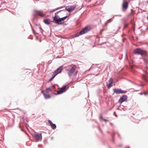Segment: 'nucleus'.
<instances>
[{
	"label": "nucleus",
	"mask_w": 148,
	"mask_h": 148,
	"mask_svg": "<svg viewBox=\"0 0 148 148\" xmlns=\"http://www.w3.org/2000/svg\"><path fill=\"white\" fill-rule=\"evenodd\" d=\"M63 69V67L62 66H60L53 72V74H55L56 75H57L58 74L60 73Z\"/></svg>",
	"instance_id": "obj_7"
},
{
	"label": "nucleus",
	"mask_w": 148,
	"mask_h": 148,
	"mask_svg": "<svg viewBox=\"0 0 148 148\" xmlns=\"http://www.w3.org/2000/svg\"><path fill=\"white\" fill-rule=\"evenodd\" d=\"M128 3L126 0H124L122 5V8L123 9L126 10L128 7Z\"/></svg>",
	"instance_id": "obj_8"
},
{
	"label": "nucleus",
	"mask_w": 148,
	"mask_h": 148,
	"mask_svg": "<svg viewBox=\"0 0 148 148\" xmlns=\"http://www.w3.org/2000/svg\"><path fill=\"white\" fill-rule=\"evenodd\" d=\"M66 89V86H64L61 88L60 89L57 91V94H59L65 92Z\"/></svg>",
	"instance_id": "obj_10"
},
{
	"label": "nucleus",
	"mask_w": 148,
	"mask_h": 148,
	"mask_svg": "<svg viewBox=\"0 0 148 148\" xmlns=\"http://www.w3.org/2000/svg\"><path fill=\"white\" fill-rule=\"evenodd\" d=\"M135 54L140 55L141 56H146L147 55V52L140 48H138L134 51Z\"/></svg>",
	"instance_id": "obj_2"
},
{
	"label": "nucleus",
	"mask_w": 148,
	"mask_h": 148,
	"mask_svg": "<svg viewBox=\"0 0 148 148\" xmlns=\"http://www.w3.org/2000/svg\"><path fill=\"white\" fill-rule=\"evenodd\" d=\"M48 90H50V91H51V88H47L46 90V91L47 92H48Z\"/></svg>",
	"instance_id": "obj_21"
},
{
	"label": "nucleus",
	"mask_w": 148,
	"mask_h": 148,
	"mask_svg": "<svg viewBox=\"0 0 148 148\" xmlns=\"http://www.w3.org/2000/svg\"><path fill=\"white\" fill-rule=\"evenodd\" d=\"M127 99V96L125 95H124L121 97L119 100V102L121 103L125 101Z\"/></svg>",
	"instance_id": "obj_9"
},
{
	"label": "nucleus",
	"mask_w": 148,
	"mask_h": 148,
	"mask_svg": "<svg viewBox=\"0 0 148 148\" xmlns=\"http://www.w3.org/2000/svg\"><path fill=\"white\" fill-rule=\"evenodd\" d=\"M70 66L71 67V69H66V70L68 71V74L69 76L71 77L74 73L77 66L76 65L73 64H71Z\"/></svg>",
	"instance_id": "obj_1"
},
{
	"label": "nucleus",
	"mask_w": 148,
	"mask_h": 148,
	"mask_svg": "<svg viewBox=\"0 0 148 148\" xmlns=\"http://www.w3.org/2000/svg\"><path fill=\"white\" fill-rule=\"evenodd\" d=\"M76 7V5H75L68 6L66 8V10L69 12H70L74 10Z\"/></svg>",
	"instance_id": "obj_6"
},
{
	"label": "nucleus",
	"mask_w": 148,
	"mask_h": 148,
	"mask_svg": "<svg viewBox=\"0 0 148 148\" xmlns=\"http://www.w3.org/2000/svg\"><path fill=\"white\" fill-rule=\"evenodd\" d=\"M100 117V118L101 119H102V120H103V117H102V116H101Z\"/></svg>",
	"instance_id": "obj_25"
},
{
	"label": "nucleus",
	"mask_w": 148,
	"mask_h": 148,
	"mask_svg": "<svg viewBox=\"0 0 148 148\" xmlns=\"http://www.w3.org/2000/svg\"><path fill=\"white\" fill-rule=\"evenodd\" d=\"M103 120L104 121L106 122H109V120H108L105 119H103Z\"/></svg>",
	"instance_id": "obj_23"
},
{
	"label": "nucleus",
	"mask_w": 148,
	"mask_h": 148,
	"mask_svg": "<svg viewBox=\"0 0 148 148\" xmlns=\"http://www.w3.org/2000/svg\"><path fill=\"white\" fill-rule=\"evenodd\" d=\"M103 30H104V29H103L101 30V32H100V34H102V31H103Z\"/></svg>",
	"instance_id": "obj_24"
},
{
	"label": "nucleus",
	"mask_w": 148,
	"mask_h": 148,
	"mask_svg": "<svg viewBox=\"0 0 148 148\" xmlns=\"http://www.w3.org/2000/svg\"><path fill=\"white\" fill-rule=\"evenodd\" d=\"M68 16H65L64 17L62 18H60L59 19V23L60 22H61L62 21H64L65 19L66 18H67Z\"/></svg>",
	"instance_id": "obj_15"
},
{
	"label": "nucleus",
	"mask_w": 148,
	"mask_h": 148,
	"mask_svg": "<svg viewBox=\"0 0 148 148\" xmlns=\"http://www.w3.org/2000/svg\"><path fill=\"white\" fill-rule=\"evenodd\" d=\"M128 24L125 23L124 24V28H126V27H127L128 26Z\"/></svg>",
	"instance_id": "obj_22"
},
{
	"label": "nucleus",
	"mask_w": 148,
	"mask_h": 148,
	"mask_svg": "<svg viewBox=\"0 0 148 148\" xmlns=\"http://www.w3.org/2000/svg\"><path fill=\"white\" fill-rule=\"evenodd\" d=\"M53 138V137H51V139H52Z\"/></svg>",
	"instance_id": "obj_27"
},
{
	"label": "nucleus",
	"mask_w": 148,
	"mask_h": 148,
	"mask_svg": "<svg viewBox=\"0 0 148 148\" xmlns=\"http://www.w3.org/2000/svg\"><path fill=\"white\" fill-rule=\"evenodd\" d=\"M48 121L51 127L53 130L55 129L56 127V125L53 124L50 120H49Z\"/></svg>",
	"instance_id": "obj_11"
},
{
	"label": "nucleus",
	"mask_w": 148,
	"mask_h": 148,
	"mask_svg": "<svg viewBox=\"0 0 148 148\" xmlns=\"http://www.w3.org/2000/svg\"><path fill=\"white\" fill-rule=\"evenodd\" d=\"M36 14L42 17L44 16L45 15L43 12L40 11H36Z\"/></svg>",
	"instance_id": "obj_12"
},
{
	"label": "nucleus",
	"mask_w": 148,
	"mask_h": 148,
	"mask_svg": "<svg viewBox=\"0 0 148 148\" xmlns=\"http://www.w3.org/2000/svg\"><path fill=\"white\" fill-rule=\"evenodd\" d=\"M142 78L145 81L147 82L148 78L145 75H143Z\"/></svg>",
	"instance_id": "obj_17"
},
{
	"label": "nucleus",
	"mask_w": 148,
	"mask_h": 148,
	"mask_svg": "<svg viewBox=\"0 0 148 148\" xmlns=\"http://www.w3.org/2000/svg\"><path fill=\"white\" fill-rule=\"evenodd\" d=\"M33 136L35 138L37 141H41L42 139V136L41 133L39 134L35 132L33 134Z\"/></svg>",
	"instance_id": "obj_4"
},
{
	"label": "nucleus",
	"mask_w": 148,
	"mask_h": 148,
	"mask_svg": "<svg viewBox=\"0 0 148 148\" xmlns=\"http://www.w3.org/2000/svg\"><path fill=\"white\" fill-rule=\"evenodd\" d=\"M120 28V27H119V29Z\"/></svg>",
	"instance_id": "obj_29"
},
{
	"label": "nucleus",
	"mask_w": 148,
	"mask_h": 148,
	"mask_svg": "<svg viewBox=\"0 0 148 148\" xmlns=\"http://www.w3.org/2000/svg\"><path fill=\"white\" fill-rule=\"evenodd\" d=\"M112 84L109 83V84H108L107 85V86L108 88H111L112 86Z\"/></svg>",
	"instance_id": "obj_18"
},
{
	"label": "nucleus",
	"mask_w": 148,
	"mask_h": 148,
	"mask_svg": "<svg viewBox=\"0 0 148 148\" xmlns=\"http://www.w3.org/2000/svg\"><path fill=\"white\" fill-rule=\"evenodd\" d=\"M113 79L112 78H110L109 82V83H111L112 84L113 83Z\"/></svg>",
	"instance_id": "obj_20"
},
{
	"label": "nucleus",
	"mask_w": 148,
	"mask_h": 148,
	"mask_svg": "<svg viewBox=\"0 0 148 148\" xmlns=\"http://www.w3.org/2000/svg\"><path fill=\"white\" fill-rule=\"evenodd\" d=\"M113 90L114 92V93H115L116 94L125 93L127 92V91H124L121 89L118 88L113 89Z\"/></svg>",
	"instance_id": "obj_5"
},
{
	"label": "nucleus",
	"mask_w": 148,
	"mask_h": 148,
	"mask_svg": "<svg viewBox=\"0 0 148 148\" xmlns=\"http://www.w3.org/2000/svg\"><path fill=\"white\" fill-rule=\"evenodd\" d=\"M42 92L45 99H47L50 98L51 96L49 95L45 94L44 93V91H42Z\"/></svg>",
	"instance_id": "obj_14"
},
{
	"label": "nucleus",
	"mask_w": 148,
	"mask_h": 148,
	"mask_svg": "<svg viewBox=\"0 0 148 148\" xmlns=\"http://www.w3.org/2000/svg\"><path fill=\"white\" fill-rule=\"evenodd\" d=\"M44 23L46 24H49L50 23V21L49 19H45L44 20Z\"/></svg>",
	"instance_id": "obj_16"
},
{
	"label": "nucleus",
	"mask_w": 148,
	"mask_h": 148,
	"mask_svg": "<svg viewBox=\"0 0 148 148\" xmlns=\"http://www.w3.org/2000/svg\"><path fill=\"white\" fill-rule=\"evenodd\" d=\"M146 44L147 45H148V44H147V43H146Z\"/></svg>",
	"instance_id": "obj_28"
},
{
	"label": "nucleus",
	"mask_w": 148,
	"mask_h": 148,
	"mask_svg": "<svg viewBox=\"0 0 148 148\" xmlns=\"http://www.w3.org/2000/svg\"><path fill=\"white\" fill-rule=\"evenodd\" d=\"M53 76L49 80V81H51L54 77H55L56 76V75L55 74H53Z\"/></svg>",
	"instance_id": "obj_19"
},
{
	"label": "nucleus",
	"mask_w": 148,
	"mask_h": 148,
	"mask_svg": "<svg viewBox=\"0 0 148 148\" xmlns=\"http://www.w3.org/2000/svg\"><path fill=\"white\" fill-rule=\"evenodd\" d=\"M77 72H78V71H77L75 72V75L77 74Z\"/></svg>",
	"instance_id": "obj_26"
},
{
	"label": "nucleus",
	"mask_w": 148,
	"mask_h": 148,
	"mask_svg": "<svg viewBox=\"0 0 148 148\" xmlns=\"http://www.w3.org/2000/svg\"><path fill=\"white\" fill-rule=\"evenodd\" d=\"M58 12H57L56 13H55V14H56V13H58Z\"/></svg>",
	"instance_id": "obj_30"
},
{
	"label": "nucleus",
	"mask_w": 148,
	"mask_h": 148,
	"mask_svg": "<svg viewBox=\"0 0 148 148\" xmlns=\"http://www.w3.org/2000/svg\"><path fill=\"white\" fill-rule=\"evenodd\" d=\"M91 29V27L89 26L85 27L79 32L78 34H76V36H78L80 35H82L87 33Z\"/></svg>",
	"instance_id": "obj_3"
},
{
	"label": "nucleus",
	"mask_w": 148,
	"mask_h": 148,
	"mask_svg": "<svg viewBox=\"0 0 148 148\" xmlns=\"http://www.w3.org/2000/svg\"><path fill=\"white\" fill-rule=\"evenodd\" d=\"M58 15L55 16L53 18V20L56 23H59V18H58Z\"/></svg>",
	"instance_id": "obj_13"
}]
</instances>
